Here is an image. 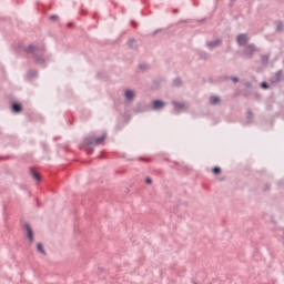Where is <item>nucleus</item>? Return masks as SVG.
Here are the masks:
<instances>
[{
	"label": "nucleus",
	"mask_w": 284,
	"mask_h": 284,
	"mask_svg": "<svg viewBox=\"0 0 284 284\" xmlns=\"http://www.w3.org/2000/svg\"><path fill=\"white\" fill-rule=\"evenodd\" d=\"M26 52L28 54H33V60L37 65H45V58H43V55L45 54V47L30 44L26 49Z\"/></svg>",
	"instance_id": "f257e3e1"
},
{
	"label": "nucleus",
	"mask_w": 284,
	"mask_h": 284,
	"mask_svg": "<svg viewBox=\"0 0 284 284\" xmlns=\"http://www.w3.org/2000/svg\"><path fill=\"white\" fill-rule=\"evenodd\" d=\"M108 139V133H103L100 138L89 136L84 139L85 150H90V145H103V142Z\"/></svg>",
	"instance_id": "f03ea898"
},
{
	"label": "nucleus",
	"mask_w": 284,
	"mask_h": 284,
	"mask_svg": "<svg viewBox=\"0 0 284 284\" xmlns=\"http://www.w3.org/2000/svg\"><path fill=\"white\" fill-rule=\"evenodd\" d=\"M256 52H258V47H256V44H254V43H250L243 50V54H244L245 59H253V57H254V54H256Z\"/></svg>",
	"instance_id": "7ed1b4c3"
},
{
	"label": "nucleus",
	"mask_w": 284,
	"mask_h": 284,
	"mask_svg": "<svg viewBox=\"0 0 284 284\" xmlns=\"http://www.w3.org/2000/svg\"><path fill=\"white\" fill-rule=\"evenodd\" d=\"M248 42H250V37H247L246 33H240V34H237V37H236V43H237V45H241V47L247 45Z\"/></svg>",
	"instance_id": "20e7f679"
},
{
	"label": "nucleus",
	"mask_w": 284,
	"mask_h": 284,
	"mask_svg": "<svg viewBox=\"0 0 284 284\" xmlns=\"http://www.w3.org/2000/svg\"><path fill=\"white\" fill-rule=\"evenodd\" d=\"M221 43H223V40H221L220 38L215 40H210L206 41V48H209V50H214V48H220Z\"/></svg>",
	"instance_id": "39448f33"
},
{
	"label": "nucleus",
	"mask_w": 284,
	"mask_h": 284,
	"mask_svg": "<svg viewBox=\"0 0 284 284\" xmlns=\"http://www.w3.org/2000/svg\"><path fill=\"white\" fill-rule=\"evenodd\" d=\"M24 229L27 232V236L29 239V241L32 243L34 242V231H32V226H30V223H24Z\"/></svg>",
	"instance_id": "423d86ee"
},
{
	"label": "nucleus",
	"mask_w": 284,
	"mask_h": 284,
	"mask_svg": "<svg viewBox=\"0 0 284 284\" xmlns=\"http://www.w3.org/2000/svg\"><path fill=\"white\" fill-rule=\"evenodd\" d=\"M165 108V102L163 100H153L152 101V110L159 111Z\"/></svg>",
	"instance_id": "0eeeda50"
},
{
	"label": "nucleus",
	"mask_w": 284,
	"mask_h": 284,
	"mask_svg": "<svg viewBox=\"0 0 284 284\" xmlns=\"http://www.w3.org/2000/svg\"><path fill=\"white\" fill-rule=\"evenodd\" d=\"M124 97H125L126 101H134V97H136V93L134 92V90L128 89L124 92Z\"/></svg>",
	"instance_id": "6e6552de"
},
{
	"label": "nucleus",
	"mask_w": 284,
	"mask_h": 284,
	"mask_svg": "<svg viewBox=\"0 0 284 284\" xmlns=\"http://www.w3.org/2000/svg\"><path fill=\"white\" fill-rule=\"evenodd\" d=\"M11 108H12V111L16 112V113H19V112L23 111V106L19 102H13Z\"/></svg>",
	"instance_id": "1a4fd4ad"
},
{
	"label": "nucleus",
	"mask_w": 284,
	"mask_h": 284,
	"mask_svg": "<svg viewBox=\"0 0 284 284\" xmlns=\"http://www.w3.org/2000/svg\"><path fill=\"white\" fill-rule=\"evenodd\" d=\"M283 79V70H278L276 73H275V78L274 80L272 81V83H280V81H282Z\"/></svg>",
	"instance_id": "9d476101"
},
{
	"label": "nucleus",
	"mask_w": 284,
	"mask_h": 284,
	"mask_svg": "<svg viewBox=\"0 0 284 284\" xmlns=\"http://www.w3.org/2000/svg\"><path fill=\"white\" fill-rule=\"evenodd\" d=\"M197 55H199L200 59H202L203 61H207V59H210V54L207 53V51L200 50V51L197 52Z\"/></svg>",
	"instance_id": "9b49d317"
},
{
	"label": "nucleus",
	"mask_w": 284,
	"mask_h": 284,
	"mask_svg": "<svg viewBox=\"0 0 284 284\" xmlns=\"http://www.w3.org/2000/svg\"><path fill=\"white\" fill-rule=\"evenodd\" d=\"M172 105H174V108L178 109V110H185V102L173 101Z\"/></svg>",
	"instance_id": "f8f14e48"
},
{
	"label": "nucleus",
	"mask_w": 284,
	"mask_h": 284,
	"mask_svg": "<svg viewBox=\"0 0 284 284\" xmlns=\"http://www.w3.org/2000/svg\"><path fill=\"white\" fill-rule=\"evenodd\" d=\"M30 174L33 176V179H36V181H41V175H39L34 169H30Z\"/></svg>",
	"instance_id": "ddd939ff"
},
{
	"label": "nucleus",
	"mask_w": 284,
	"mask_h": 284,
	"mask_svg": "<svg viewBox=\"0 0 284 284\" xmlns=\"http://www.w3.org/2000/svg\"><path fill=\"white\" fill-rule=\"evenodd\" d=\"M262 65H267L270 63V54H263L261 57Z\"/></svg>",
	"instance_id": "4468645a"
},
{
	"label": "nucleus",
	"mask_w": 284,
	"mask_h": 284,
	"mask_svg": "<svg viewBox=\"0 0 284 284\" xmlns=\"http://www.w3.org/2000/svg\"><path fill=\"white\" fill-rule=\"evenodd\" d=\"M173 85L174 88H181V85H183V81L181 80V78H175L173 80Z\"/></svg>",
	"instance_id": "2eb2a0df"
},
{
	"label": "nucleus",
	"mask_w": 284,
	"mask_h": 284,
	"mask_svg": "<svg viewBox=\"0 0 284 284\" xmlns=\"http://www.w3.org/2000/svg\"><path fill=\"white\" fill-rule=\"evenodd\" d=\"M210 103H211V105H216L217 103H221V98H219V97H211Z\"/></svg>",
	"instance_id": "dca6fc26"
},
{
	"label": "nucleus",
	"mask_w": 284,
	"mask_h": 284,
	"mask_svg": "<svg viewBox=\"0 0 284 284\" xmlns=\"http://www.w3.org/2000/svg\"><path fill=\"white\" fill-rule=\"evenodd\" d=\"M37 77H38L37 70H30L28 72V79H37Z\"/></svg>",
	"instance_id": "f3484780"
},
{
	"label": "nucleus",
	"mask_w": 284,
	"mask_h": 284,
	"mask_svg": "<svg viewBox=\"0 0 284 284\" xmlns=\"http://www.w3.org/2000/svg\"><path fill=\"white\" fill-rule=\"evenodd\" d=\"M283 30H284L283 21L276 22V32H283Z\"/></svg>",
	"instance_id": "a211bd4d"
},
{
	"label": "nucleus",
	"mask_w": 284,
	"mask_h": 284,
	"mask_svg": "<svg viewBox=\"0 0 284 284\" xmlns=\"http://www.w3.org/2000/svg\"><path fill=\"white\" fill-rule=\"evenodd\" d=\"M37 250H38V252H40V254L45 255V248H43V244L42 243H38L37 244Z\"/></svg>",
	"instance_id": "6ab92c4d"
},
{
	"label": "nucleus",
	"mask_w": 284,
	"mask_h": 284,
	"mask_svg": "<svg viewBox=\"0 0 284 284\" xmlns=\"http://www.w3.org/2000/svg\"><path fill=\"white\" fill-rule=\"evenodd\" d=\"M134 43H136V40H135L134 38L129 39V41H128L129 48H136V47L134 45Z\"/></svg>",
	"instance_id": "aec40b11"
},
{
	"label": "nucleus",
	"mask_w": 284,
	"mask_h": 284,
	"mask_svg": "<svg viewBox=\"0 0 284 284\" xmlns=\"http://www.w3.org/2000/svg\"><path fill=\"white\" fill-rule=\"evenodd\" d=\"M252 119H254V114L252 111H247V123H252Z\"/></svg>",
	"instance_id": "412c9836"
},
{
	"label": "nucleus",
	"mask_w": 284,
	"mask_h": 284,
	"mask_svg": "<svg viewBox=\"0 0 284 284\" xmlns=\"http://www.w3.org/2000/svg\"><path fill=\"white\" fill-rule=\"evenodd\" d=\"M139 69L140 70H150V65H148V64H145V63H141V64H139Z\"/></svg>",
	"instance_id": "4be33fe9"
},
{
	"label": "nucleus",
	"mask_w": 284,
	"mask_h": 284,
	"mask_svg": "<svg viewBox=\"0 0 284 284\" xmlns=\"http://www.w3.org/2000/svg\"><path fill=\"white\" fill-rule=\"evenodd\" d=\"M261 88H262L263 90H270V83H267V82H262V83H261Z\"/></svg>",
	"instance_id": "5701e85b"
},
{
	"label": "nucleus",
	"mask_w": 284,
	"mask_h": 284,
	"mask_svg": "<svg viewBox=\"0 0 284 284\" xmlns=\"http://www.w3.org/2000/svg\"><path fill=\"white\" fill-rule=\"evenodd\" d=\"M212 172H213V174L217 175V174L221 173V168L215 166V168L212 169Z\"/></svg>",
	"instance_id": "b1692460"
},
{
	"label": "nucleus",
	"mask_w": 284,
	"mask_h": 284,
	"mask_svg": "<svg viewBox=\"0 0 284 284\" xmlns=\"http://www.w3.org/2000/svg\"><path fill=\"white\" fill-rule=\"evenodd\" d=\"M145 183H146V185H152V178L148 176L145 179Z\"/></svg>",
	"instance_id": "393cba45"
},
{
	"label": "nucleus",
	"mask_w": 284,
	"mask_h": 284,
	"mask_svg": "<svg viewBox=\"0 0 284 284\" xmlns=\"http://www.w3.org/2000/svg\"><path fill=\"white\" fill-rule=\"evenodd\" d=\"M229 79H231V81H233V83H239V78H236V77H230Z\"/></svg>",
	"instance_id": "a878e982"
},
{
	"label": "nucleus",
	"mask_w": 284,
	"mask_h": 284,
	"mask_svg": "<svg viewBox=\"0 0 284 284\" xmlns=\"http://www.w3.org/2000/svg\"><path fill=\"white\" fill-rule=\"evenodd\" d=\"M55 19H59V16H57V14L50 16V20H51V21H55Z\"/></svg>",
	"instance_id": "bb28decb"
},
{
	"label": "nucleus",
	"mask_w": 284,
	"mask_h": 284,
	"mask_svg": "<svg viewBox=\"0 0 284 284\" xmlns=\"http://www.w3.org/2000/svg\"><path fill=\"white\" fill-rule=\"evenodd\" d=\"M163 29H156L153 31V37H155V34H159V32H162Z\"/></svg>",
	"instance_id": "cd10ccee"
},
{
	"label": "nucleus",
	"mask_w": 284,
	"mask_h": 284,
	"mask_svg": "<svg viewBox=\"0 0 284 284\" xmlns=\"http://www.w3.org/2000/svg\"><path fill=\"white\" fill-rule=\"evenodd\" d=\"M280 232L282 233L281 234L282 239H284V229L280 230Z\"/></svg>",
	"instance_id": "c85d7f7f"
},
{
	"label": "nucleus",
	"mask_w": 284,
	"mask_h": 284,
	"mask_svg": "<svg viewBox=\"0 0 284 284\" xmlns=\"http://www.w3.org/2000/svg\"><path fill=\"white\" fill-rule=\"evenodd\" d=\"M68 28H72V23H68Z\"/></svg>",
	"instance_id": "c756f323"
},
{
	"label": "nucleus",
	"mask_w": 284,
	"mask_h": 284,
	"mask_svg": "<svg viewBox=\"0 0 284 284\" xmlns=\"http://www.w3.org/2000/svg\"><path fill=\"white\" fill-rule=\"evenodd\" d=\"M234 1H236V0H231V6L234 3Z\"/></svg>",
	"instance_id": "7c9ffc66"
},
{
	"label": "nucleus",
	"mask_w": 284,
	"mask_h": 284,
	"mask_svg": "<svg viewBox=\"0 0 284 284\" xmlns=\"http://www.w3.org/2000/svg\"><path fill=\"white\" fill-rule=\"evenodd\" d=\"M88 154H92V150L88 151Z\"/></svg>",
	"instance_id": "2f4dec72"
},
{
	"label": "nucleus",
	"mask_w": 284,
	"mask_h": 284,
	"mask_svg": "<svg viewBox=\"0 0 284 284\" xmlns=\"http://www.w3.org/2000/svg\"><path fill=\"white\" fill-rule=\"evenodd\" d=\"M173 12H179V10H178V9H175Z\"/></svg>",
	"instance_id": "473e14b6"
},
{
	"label": "nucleus",
	"mask_w": 284,
	"mask_h": 284,
	"mask_svg": "<svg viewBox=\"0 0 284 284\" xmlns=\"http://www.w3.org/2000/svg\"><path fill=\"white\" fill-rule=\"evenodd\" d=\"M194 284H196V283H194Z\"/></svg>",
	"instance_id": "72a5a7b5"
}]
</instances>
